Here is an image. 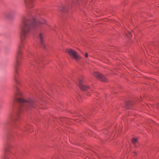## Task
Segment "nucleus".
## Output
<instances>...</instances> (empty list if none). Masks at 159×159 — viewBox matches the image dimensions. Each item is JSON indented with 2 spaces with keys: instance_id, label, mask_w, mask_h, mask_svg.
Segmentation results:
<instances>
[{
  "instance_id": "f3484780",
  "label": "nucleus",
  "mask_w": 159,
  "mask_h": 159,
  "mask_svg": "<svg viewBox=\"0 0 159 159\" xmlns=\"http://www.w3.org/2000/svg\"><path fill=\"white\" fill-rule=\"evenodd\" d=\"M5 16H6V15H6V14H5Z\"/></svg>"
},
{
  "instance_id": "1a4fd4ad",
  "label": "nucleus",
  "mask_w": 159,
  "mask_h": 159,
  "mask_svg": "<svg viewBox=\"0 0 159 159\" xmlns=\"http://www.w3.org/2000/svg\"><path fill=\"white\" fill-rule=\"evenodd\" d=\"M137 141L138 140L137 139L134 138H133L132 140V143L134 144H136L137 142Z\"/></svg>"
},
{
  "instance_id": "f03ea898",
  "label": "nucleus",
  "mask_w": 159,
  "mask_h": 159,
  "mask_svg": "<svg viewBox=\"0 0 159 159\" xmlns=\"http://www.w3.org/2000/svg\"><path fill=\"white\" fill-rule=\"evenodd\" d=\"M15 92L16 98L19 102L23 103L20 111H24L27 107H34L36 104L35 102L33 99H30L28 101L25 100L23 97V94L19 88L16 87Z\"/></svg>"
},
{
  "instance_id": "6e6552de",
  "label": "nucleus",
  "mask_w": 159,
  "mask_h": 159,
  "mask_svg": "<svg viewBox=\"0 0 159 159\" xmlns=\"http://www.w3.org/2000/svg\"><path fill=\"white\" fill-rule=\"evenodd\" d=\"M39 37L40 39V44L42 46L43 45V34L42 33H40L39 35Z\"/></svg>"
},
{
  "instance_id": "7ed1b4c3",
  "label": "nucleus",
  "mask_w": 159,
  "mask_h": 159,
  "mask_svg": "<svg viewBox=\"0 0 159 159\" xmlns=\"http://www.w3.org/2000/svg\"><path fill=\"white\" fill-rule=\"evenodd\" d=\"M67 52L69 55L76 61H78L82 58V57L75 50L72 49H68Z\"/></svg>"
},
{
  "instance_id": "20e7f679",
  "label": "nucleus",
  "mask_w": 159,
  "mask_h": 159,
  "mask_svg": "<svg viewBox=\"0 0 159 159\" xmlns=\"http://www.w3.org/2000/svg\"><path fill=\"white\" fill-rule=\"evenodd\" d=\"M94 75L102 81L106 82L107 81V80L105 76L98 72H94Z\"/></svg>"
},
{
  "instance_id": "ddd939ff",
  "label": "nucleus",
  "mask_w": 159,
  "mask_h": 159,
  "mask_svg": "<svg viewBox=\"0 0 159 159\" xmlns=\"http://www.w3.org/2000/svg\"><path fill=\"white\" fill-rule=\"evenodd\" d=\"M24 129H22V131H25L27 130V129H28V127H26V126H24Z\"/></svg>"
},
{
  "instance_id": "2eb2a0df",
  "label": "nucleus",
  "mask_w": 159,
  "mask_h": 159,
  "mask_svg": "<svg viewBox=\"0 0 159 159\" xmlns=\"http://www.w3.org/2000/svg\"><path fill=\"white\" fill-rule=\"evenodd\" d=\"M85 56L86 57H88V54L87 53H86Z\"/></svg>"
},
{
  "instance_id": "f257e3e1",
  "label": "nucleus",
  "mask_w": 159,
  "mask_h": 159,
  "mask_svg": "<svg viewBox=\"0 0 159 159\" xmlns=\"http://www.w3.org/2000/svg\"><path fill=\"white\" fill-rule=\"evenodd\" d=\"M45 24L50 26L47 21L44 19L37 21L34 18L32 20H29L24 18L22 20V24L20 26V38L21 43L18 46V48L17 51L16 64L15 66V74L14 79L15 82L17 84H20L17 75H19L18 66L20 63V59L22 58L23 54L22 50L23 48V42L28 38L32 28L35 26L43 27V25Z\"/></svg>"
},
{
  "instance_id": "9d476101",
  "label": "nucleus",
  "mask_w": 159,
  "mask_h": 159,
  "mask_svg": "<svg viewBox=\"0 0 159 159\" xmlns=\"http://www.w3.org/2000/svg\"><path fill=\"white\" fill-rule=\"evenodd\" d=\"M126 35L129 37L130 36H132V34H131V32L129 31L127 33H126Z\"/></svg>"
},
{
  "instance_id": "4468645a",
  "label": "nucleus",
  "mask_w": 159,
  "mask_h": 159,
  "mask_svg": "<svg viewBox=\"0 0 159 159\" xmlns=\"http://www.w3.org/2000/svg\"><path fill=\"white\" fill-rule=\"evenodd\" d=\"M29 53H30V52H29V51H27V54L25 56L26 57H28L29 56L28 55V54H29Z\"/></svg>"
},
{
  "instance_id": "f8f14e48",
  "label": "nucleus",
  "mask_w": 159,
  "mask_h": 159,
  "mask_svg": "<svg viewBox=\"0 0 159 159\" xmlns=\"http://www.w3.org/2000/svg\"><path fill=\"white\" fill-rule=\"evenodd\" d=\"M9 118L10 119H12L14 120H16V118H13V117L12 116V115L11 114L9 116Z\"/></svg>"
},
{
  "instance_id": "dca6fc26",
  "label": "nucleus",
  "mask_w": 159,
  "mask_h": 159,
  "mask_svg": "<svg viewBox=\"0 0 159 159\" xmlns=\"http://www.w3.org/2000/svg\"><path fill=\"white\" fill-rule=\"evenodd\" d=\"M18 113H17L16 115V116H17L18 117Z\"/></svg>"
},
{
  "instance_id": "9b49d317",
  "label": "nucleus",
  "mask_w": 159,
  "mask_h": 159,
  "mask_svg": "<svg viewBox=\"0 0 159 159\" xmlns=\"http://www.w3.org/2000/svg\"><path fill=\"white\" fill-rule=\"evenodd\" d=\"M65 7L64 5H62L61 8H60V9L62 11H64L65 9Z\"/></svg>"
},
{
  "instance_id": "0eeeda50",
  "label": "nucleus",
  "mask_w": 159,
  "mask_h": 159,
  "mask_svg": "<svg viewBox=\"0 0 159 159\" xmlns=\"http://www.w3.org/2000/svg\"><path fill=\"white\" fill-rule=\"evenodd\" d=\"M12 147L9 144H7L5 146L4 151L5 152L9 151L11 154L14 155L15 154L14 152L12 150H11L10 148H11Z\"/></svg>"
},
{
  "instance_id": "423d86ee",
  "label": "nucleus",
  "mask_w": 159,
  "mask_h": 159,
  "mask_svg": "<svg viewBox=\"0 0 159 159\" xmlns=\"http://www.w3.org/2000/svg\"><path fill=\"white\" fill-rule=\"evenodd\" d=\"M79 87L82 90L86 91L89 89V87L88 86L86 85L82 80H79Z\"/></svg>"
},
{
  "instance_id": "39448f33",
  "label": "nucleus",
  "mask_w": 159,
  "mask_h": 159,
  "mask_svg": "<svg viewBox=\"0 0 159 159\" xmlns=\"http://www.w3.org/2000/svg\"><path fill=\"white\" fill-rule=\"evenodd\" d=\"M25 4L28 8H32L34 6V0H23Z\"/></svg>"
}]
</instances>
